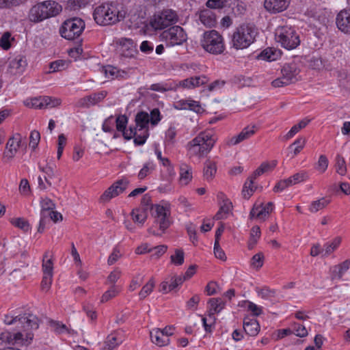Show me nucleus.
Masks as SVG:
<instances>
[{
  "instance_id": "obj_1",
  "label": "nucleus",
  "mask_w": 350,
  "mask_h": 350,
  "mask_svg": "<svg viewBox=\"0 0 350 350\" xmlns=\"http://www.w3.org/2000/svg\"><path fill=\"white\" fill-rule=\"evenodd\" d=\"M4 322L7 325H16V327L22 328V331L17 332H4L1 334V340L12 345H29L33 338V334L31 330L37 329L39 327L38 317L32 314H24L23 315L5 314Z\"/></svg>"
},
{
  "instance_id": "obj_2",
  "label": "nucleus",
  "mask_w": 350,
  "mask_h": 350,
  "mask_svg": "<svg viewBox=\"0 0 350 350\" xmlns=\"http://www.w3.org/2000/svg\"><path fill=\"white\" fill-rule=\"evenodd\" d=\"M117 1L103 3L95 8L93 17L95 22L101 26L114 25L125 17V12Z\"/></svg>"
},
{
  "instance_id": "obj_3",
  "label": "nucleus",
  "mask_w": 350,
  "mask_h": 350,
  "mask_svg": "<svg viewBox=\"0 0 350 350\" xmlns=\"http://www.w3.org/2000/svg\"><path fill=\"white\" fill-rule=\"evenodd\" d=\"M216 140L212 132H201L187 144V150L191 156L203 157L211 150Z\"/></svg>"
},
{
  "instance_id": "obj_4",
  "label": "nucleus",
  "mask_w": 350,
  "mask_h": 350,
  "mask_svg": "<svg viewBox=\"0 0 350 350\" xmlns=\"http://www.w3.org/2000/svg\"><path fill=\"white\" fill-rule=\"evenodd\" d=\"M258 34V28L252 23H244L237 27L232 36V46L243 49L250 46Z\"/></svg>"
},
{
  "instance_id": "obj_5",
  "label": "nucleus",
  "mask_w": 350,
  "mask_h": 350,
  "mask_svg": "<svg viewBox=\"0 0 350 350\" xmlns=\"http://www.w3.org/2000/svg\"><path fill=\"white\" fill-rule=\"evenodd\" d=\"M152 215L154 217V226L148 229V232L154 236L161 237L172 224L170 208L167 205H152Z\"/></svg>"
},
{
  "instance_id": "obj_6",
  "label": "nucleus",
  "mask_w": 350,
  "mask_h": 350,
  "mask_svg": "<svg viewBox=\"0 0 350 350\" xmlns=\"http://www.w3.org/2000/svg\"><path fill=\"white\" fill-rule=\"evenodd\" d=\"M275 40L281 46L288 50L297 48L300 44V39L295 29L291 26H280L275 29Z\"/></svg>"
},
{
  "instance_id": "obj_7",
  "label": "nucleus",
  "mask_w": 350,
  "mask_h": 350,
  "mask_svg": "<svg viewBox=\"0 0 350 350\" xmlns=\"http://www.w3.org/2000/svg\"><path fill=\"white\" fill-rule=\"evenodd\" d=\"M201 46L206 51L214 55L221 54L225 49L223 37L216 30L206 31L203 33Z\"/></svg>"
},
{
  "instance_id": "obj_8",
  "label": "nucleus",
  "mask_w": 350,
  "mask_h": 350,
  "mask_svg": "<svg viewBox=\"0 0 350 350\" xmlns=\"http://www.w3.org/2000/svg\"><path fill=\"white\" fill-rule=\"evenodd\" d=\"M85 26V22L80 18H69L63 23L59 29V33L66 40H75L80 36Z\"/></svg>"
},
{
  "instance_id": "obj_9",
  "label": "nucleus",
  "mask_w": 350,
  "mask_h": 350,
  "mask_svg": "<svg viewBox=\"0 0 350 350\" xmlns=\"http://www.w3.org/2000/svg\"><path fill=\"white\" fill-rule=\"evenodd\" d=\"M176 12L172 9H164L155 14L150 21L151 26L156 30L163 29L178 21Z\"/></svg>"
},
{
  "instance_id": "obj_10",
  "label": "nucleus",
  "mask_w": 350,
  "mask_h": 350,
  "mask_svg": "<svg viewBox=\"0 0 350 350\" xmlns=\"http://www.w3.org/2000/svg\"><path fill=\"white\" fill-rule=\"evenodd\" d=\"M161 38L166 42L167 46L181 45L187 40L185 30L178 25L170 27L162 32Z\"/></svg>"
},
{
  "instance_id": "obj_11",
  "label": "nucleus",
  "mask_w": 350,
  "mask_h": 350,
  "mask_svg": "<svg viewBox=\"0 0 350 350\" xmlns=\"http://www.w3.org/2000/svg\"><path fill=\"white\" fill-rule=\"evenodd\" d=\"M277 163L278 162L275 160H273L271 163L263 162L261 163L244 184L243 193L245 198H249L254 191L253 186L254 180L264 173L273 170L277 165Z\"/></svg>"
},
{
  "instance_id": "obj_12",
  "label": "nucleus",
  "mask_w": 350,
  "mask_h": 350,
  "mask_svg": "<svg viewBox=\"0 0 350 350\" xmlns=\"http://www.w3.org/2000/svg\"><path fill=\"white\" fill-rule=\"evenodd\" d=\"M21 140L22 136L19 133H16L8 139L3 152V162L8 163L14 157L21 146Z\"/></svg>"
},
{
  "instance_id": "obj_13",
  "label": "nucleus",
  "mask_w": 350,
  "mask_h": 350,
  "mask_svg": "<svg viewBox=\"0 0 350 350\" xmlns=\"http://www.w3.org/2000/svg\"><path fill=\"white\" fill-rule=\"evenodd\" d=\"M107 94V92L106 91H100L80 98L76 105L79 107L88 108L100 102L106 97Z\"/></svg>"
},
{
  "instance_id": "obj_14",
  "label": "nucleus",
  "mask_w": 350,
  "mask_h": 350,
  "mask_svg": "<svg viewBox=\"0 0 350 350\" xmlns=\"http://www.w3.org/2000/svg\"><path fill=\"white\" fill-rule=\"evenodd\" d=\"M336 24L342 32L350 34V8L344 9L337 14Z\"/></svg>"
},
{
  "instance_id": "obj_15",
  "label": "nucleus",
  "mask_w": 350,
  "mask_h": 350,
  "mask_svg": "<svg viewBox=\"0 0 350 350\" xmlns=\"http://www.w3.org/2000/svg\"><path fill=\"white\" fill-rule=\"evenodd\" d=\"M185 281V278L182 275H173L165 278V280L160 285V291L163 293L170 292L178 286L181 285Z\"/></svg>"
},
{
  "instance_id": "obj_16",
  "label": "nucleus",
  "mask_w": 350,
  "mask_h": 350,
  "mask_svg": "<svg viewBox=\"0 0 350 350\" xmlns=\"http://www.w3.org/2000/svg\"><path fill=\"white\" fill-rule=\"evenodd\" d=\"M291 0H265L264 7L265 10L271 13H280L287 9Z\"/></svg>"
},
{
  "instance_id": "obj_17",
  "label": "nucleus",
  "mask_w": 350,
  "mask_h": 350,
  "mask_svg": "<svg viewBox=\"0 0 350 350\" xmlns=\"http://www.w3.org/2000/svg\"><path fill=\"white\" fill-rule=\"evenodd\" d=\"M300 70L297 63L292 62L285 64L281 69V72L284 79L291 83L298 80L297 76Z\"/></svg>"
},
{
  "instance_id": "obj_18",
  "label": "nucleus",
  "mask_w": 350,
  "mask_h": 350,
  "mask_svg": "<svg viewBox=\"0 0 350 350\" xmlns=\"http://www.w3.org/2000/svg\"><path fill=\"white\" fill-rule=\"evenodd\" d=\"M120 55L125 57H133L136 50L135 45L132 39L122 38L118 41Z\"/></svg>"
},
{
  "instance_id": "obj_19",
  "label": "nucleus",
  "mask_w": 350,
  "mask_h": 350,
  "mask_svg": "<svg viewBox=\"0 0 350 350\" xmlns=\"http://www.w3.org/2000/svg\"><path fill=\"white\" fill-rule=\"evenodd\" d=\"M29 18L33 23H38L48 18V14L44 10L41 2L33 5L29 10Z\"/></svg>"
},
{
  "instance_id": "obj_20",
  "label": "nucleus",
  "mask_w": 350,
  "mask_h": 350,
  "mask_svg": "<svg viewBox=\"0 0 350 350\" xmlns=\"http://www.w3.org/2000/svg\"><path fill=\"white\" fill-rule=\"evenodd\" d=\"M256 126L254 125L246 126L239 135L233 136L230 139L229 144L232 146L239 144L243 141L250 138L256 133Z\"/></svg>"
},
{
  "instance_id": "obj_21",
  "label": "nucleus",
  "mask_w": 350,
  "mask_h": 350,
  "mask_svg": "<svg viewBox=\"0 0 350 350\" xmlns=\"http://www.w3.org/2000/svg\"><path fill=\"white\" fill-rule=\"evenodd\" d=\"M208 81L205 75L196 76L180 81V85L185 88L192 89L206 84Z\"/></svg>"
},
{
  "instance_id": "obj_22",
  "label": "nucleus",
  "mask_w": 350,
  "mask_h": 350,
  "mask_svg": "<svg viewBox=\"0 0 350 350\" xmlns=\"http://www.w3.org/2000/svg\"><path fill=\"white\" fill-rule=\"evenodd\" d=\"M243 329L247 335L255 336L260 331V325L256 319L245 317L243 319Z\"/></svg>"
},
{
  "instance_id": "obj_23",
  "label": "nucleus",
  "mask_w": 350,
  "mask_h": 350,
  "mask_svg": "<svg viewBox=\"0 0 350 350\" xmlns=\"http://www.w3.org/2000/svg\"><path fill=\"white\" fill-rule=\"evenodd\" d=\"M151 341L159 347L166 346L170 343V338L165 336L161 329H153L150 332Z\"/></svg>"
},
{
  "instance_id": "obj_24",
  "label": "nucleus",
  "mask_w": 350,
  "mask_h": 350,
  "mask_svg": "<svg viewBox=\"0 0 350 350\" xmlns=\"http://www.w3.org/2000/svg\"><path fill=\"white\" fill-rule=\"evenodd\" d=\"M350 268V259L346 260L342 263L335 265L332 268V279L340 280L344 274Z\"/></svg>"
},
{
  "instance_id": "obj_25",
  "label": "nucleus",
  "mask_w": 350,
  "mask_h": 350,
  "mask_svg": "<svg viewBox=\"0 0 350 350\" xmlns=\"http://www.w3.org/2000/svg\"><path fill=\"white\" fill-rule=\"evenodd\" d=\"M135 127L139 131H148V124L150 122V116L147 112L140 111L135 116Z\"/></svg>"
},
{
  "instance_id": "obj_26",
  "label": "nucleus",
  "mask_w": 350,
  "mask_h": 350,
  "mask_svg": "<svg viewBox=\"0 0 350 350\" xmlns=\"http://www.w3.org/2000/svg\"><path fill=\"white\" fill-rule=\"evenodd\" d=\"M41 3L48 14V18L57 15L62 10V5L55 1H44Z\"/></svg>"
},
{
  "instance_id": "obj_27",
  "label": "nucleus",
  "mask_w": 350,
  "mask_h": 350,
  "mask_svg": "<svg viewBox=\"0 0 350 350\" xmlns=\"http://www.w3.org/2000/svg\"><path fill=\"white\" fill-rule=\"evenodd\" d=\"M200 20L202 24L208 27H214L217 23L215 14L211 10L201 11Z\"/></svg>"
},
{
  "instance_id": "obj_28",
  "label": "nucleus",
  "mask_w": 350,
  "mask_h": 350,
  "mask_svg": "<svg viewBox=\"0 0 350 350\" xmlns=\"http://www.w3.org/2000/svg\"><path fill=\"white\" fill-rule=\"evenodd\" d=\"M26 61L22 57H17L10 62V72L14 74H21L26 66Z\"/></svg>"
},
{
  "instance_id": "obj_29",
  "label": "nucleus",
  "mask_w": 350,
  "mask_h": 350,
  "mask_svg": "<svg viewBox=\"0 0 350 350\" xmlns=\"http://www.w3.org/2000/svg\"><path fill=\"white\" fill-rule=\"evenodd\" d=\"M217 172L216 163L211 160H206L204 165L203 176L207 180H211L213 178Z\"/></svg>"
},
{
  "instance_id": "obj_30",
  "label": "nucleus",
  "mask_w": 350,
  "mask_h": 350,
  "mask_svg": "<svg viewBox=\"0 0 350 350\" xmlns=\"http://www.w3.org/2000/svg\"><path fill=\"white\" fill-rule=\"evenodd\" d=\"M340 242L341 239L340 237H336L331 242L325 243L323 247L322 248V252H323V256H325L331 254L338 248L340 244Z\"/></svg>"
},
{
  "instance_id": "obj_31",
  "label": "nucleus",
  "mask_w": 350,
  "mask_h": 350,
  "mask_svg": "<svg viewBox=\"0 0 350 350\" xmlns=\"http://www.w3.org/2000/svg\"><path fill=\"white\" fill-rule=\"evenodd\" d=\"M177 131L174 126H170L169 129L165 131V136L164 144L165 147L171 148L174 146L176 143V136Z\"/></svg>"
},
{
  "instance_id": "obj_32",
  "label": "nucleus",
  "mask_w": 350,
  "mask_h": 350,
  "mask_svg": "<svg viewBox=\"0 0 350 350\" xmlns=\"http://www.w3.org/2000/svg\"><path fill=\"white\" fill-rule=\"evenodd\" d=\"M131 216L135 223L143 225L147 219V211L144 208H135L132 211Z\"/></svg>"
},
{
  "instance_id": "obj_33",
  "label": "nucleus",
  "mask_w": 350,
  "mask_h": 350,
  "mask_svg": "<svg viewBox=\"0 0 350 350\" xmlns=\"http://www.w3.org/2000/svg\"><path fill=\"white\" fill-rule=\"evenodd\" d=\"M305 143L306 139L304 138L299 137L288 146V149L292 154V158L297 155L301 151L305 146Z\"/></svg>"
},
{
  "instance_id": "obj_34",
  "label": "nucleus",
  "mask_w": 350,
  "mask_h": 350,
  "mask_svg": "<svg viewBox=\"0 0 350 350\" xmlns=\"http://www.w3.org/2000/svg\"><path fill=\"white\" fill-rule=\"evenodd\" d=\"M52 210H41L40 211V219L39 226L38 228V232L42 233L44 232L46 225L50 221Z\"/></svg>"
},
{
  "instance_id": "obj_35",
  "label": "nucleus",
  "mask_w": 350,
  "mask_h": 350,
  "mask_svg": "<svg viewBox=\"0 0 350 350\" xmlns=\"http://www.w3.org/2000/svg\"><path fill=\"white\" fill-rule=\"evenodd\" d=\"M268 215V212L262 205L254 206L250 213V219L258 218L264 220Z\"/></svg>"
},
{
  "instance_id": "obj_36",
  "label": "nucleus",
  "mask_w": 350,
  "mask_h": 350,
  "mask_svg": "<svg viewBox=\"0 0 350 350\" xmlns=\"http://www.w3.org/2000/svg\"><path fill=\"white\" fill-rule=\"evenodd\" d=\"M260 229L258 226H254L250 230V237L248 242V247L250 250L254 248L255 245L257 243L258 240L260 237Z\"/></svg>"
},
{
  "instance_id": "obj_37",
  "label": "nucleus",
  "mask_w": 350,
  "mask_h": 350,
  "mask_svg": "<svg viewBox=\"0 0 350 350\" xmlns=\"http://www.w3.org/2000/svg\"><path fill=\"white\" fill-rule=\"evenodd\" d=\"M129 184V180L127 178H122L116 181L113 184L115 197L118 196L120 193H123L126 188L128 187Z\"/></svg>"
},
{
  "instance_id": "obj_38",
  "label": "nucleus",
  "mask_w": 350,
  "mask_h": 350,
  "mask_svg": "<svg viewBox=\"0 0 350 350\" xmlns=\"http://www.w3.org/2000/svg\"><path fill=\"white\" fill-rule=\"evenodd\" d=\"M49 256V252H46L43 256L42 271L43 274L49 273L53 275V264L51 258H48Z\"/></svg>"
},
{
  "instance_id": "obj_39",
  "label": "nucleus",
  "mask_w": 350,
  "mask_h": 350,
  "mask_svg": "<svg viewBox=\"0 0 350 350\" xmlns=\"http://www.w3.org/2000/svg\"><path fill=\"white\" fill-rule=\"evenodd\" d=\"M335 167L336 172L341 175L345 176L347 173V165L345 158L340 155L337 154L336 157Z\"/></svg>"
},
{
  "instance_id": "obj_40",
  "label": "nucleus",
  "mask_w": 350,
  "mask_h": 350,
  "mask_svg": "<svg viewBox=\"0 0 350 350\" xmlns=\"http://www.w3.org/2000/svg\"><path fill=\"white\" fill-rule=\"evenodd\" d=\"M256 291L258 293V295L261 297L262 299H271L275 297L276 291L274 289H271L267 286H264L262 288L257 287L256 288Z\"/></svg>"
},
{
  "instance_id": "obj_41",
  "label": "nucleus",
  "mask_w": 350,
  "mask_h": 350,
  "mask_svg": "<svg viewBox=\"0 0 350 350\" xmlns=\"http://www.w3.org/2000/svg\"><path fill=\"white\" fill-rule=\"evenodd\" d=\"M329 203V201L328 200L322 198L318 200L313 201L309 207V211L311 213H316L324 208Z\"/></svg>"
},
{
  "instance_id": "obj_42",
  "label": "nucleus",
  "mask_w": 350,
  "mask_h": 350,
  "mask_svg": "<svg viewBox=\"0 0 350 350\" xmlns=\"http://www.w3.org/2000/svg\"><path fill=\"white\" fill-rule=\"evenodd\" d=\"M191 168L186 165H183L180 169V180L187 185L192 178Z\"/></svg>"
},
{
  "instance_id": "obj_43",
  "label": "nucleus",
  "mask_w": 350,
  "mask_h": 350,
  "mask_svg": "<svg viewBox=\"0 0 350 350\" xmlns=\"http://www.w3.org/2000/svg\"><path fill=\"white\" fill-rule=\"evenodd\" d=\"M101 72L107 78L114 79L118 77L119 70L113 66L107 65L101 67Z\"/></svg>"
},
{
  "instance_id": "obj_44",
  "label": "nucleus",
  "mask_w": 350,
  "mask_h": 350,
  "mask_svg": "<svg viewBox=\"0 0 350 350\" xmlns=\"http://www.w3.org/2000/svg\"><path fill=\"white\" fill-rule=\"evenodd\" d=\"M154 287V280L152 278L150 280L142 287L139 293L140 299H145L148 295L151 293Z\"/></svg>"
},
{
  "instance_id": "obj_45",
  "label": "nucleus",
  "mask_w": 350,
  "mask_h": 350,
  "mask_svg": "<svg viewBox=\"0 0 350 350\" xmlns=\"http://www.w3.org/2000/svg\"><path fill=\"white\" fill-rule=\"evenodd\" d=\"M14 40V38L12 37L11 33L5 31L0 38V46L3 50H8L11 47V42Z\"/></svg>"
},
{
  "instance_id": "obj_46",
  "label": "nucleus",
  "mask_w": 350,
  "mask_h": 350,
  "mask_svg": "<svg viewBox=\"0 0 350 350\" xmlns=\"http://www.w3.org/2000/svg\"><path fill=\"white\" fill-rule=\"evenodd\" d=\"M27 0H0V8L10 9L25 3Z\"/></svg>"
},
{
  "instance_id": "obj_47",
  "label": "nucleus",
  "mask_w": 350,
  "mask_h": 350,
  "mask_svg": "<svg viewBox=\"0 0 350 350\" xmlns=\"http://www.w3.org/2000/svg\"><path fill=\"white\" fill-rule=\"evenodd\" d=\"M11 224L23 230L24 232H27L30 229V225L27 220L22 217L12 219L10 221Z\"/></svg>"
},
{
  "instance_id": "obj_48",
  "label": "nucleus",
  "mask_w": 350,
  "mask_h": 350,
  "mask_svg": "<svg viewBox=\"0 0 350 350\" xmlns=\"http://www.w3.org/2000/svg\"><path fill=\"white\" fill-rule=\"evenodd\" d=\"M208 304H210L211 310H213L215 313H219L225 306V303L221 298L210 299Z\"/></svg>"
},
{
  "instance_id": "obj_49",
  "label": "nucleus",
  "mask_w": 350,
  "mask_h": 350,
  "mask_svg": "<svg viewBox=\"0 0 350 350\" xmlns=\"http://www.w3.org/2000/svg\"><path fill=\"white\" fill-rule=\"evenodd\" d=\"M120 291V288L115 285H112V286L103 295L101 301H107L110 299L116 297Z\"/></svg>"
},
{
  "instance_id": "obj_50",
  "label": "nucleus",
  "mask_w": 350,
  "mask_h": 350,
  "mask_svg": "<svg viewBox=\"0 0 350 350\" xmlns=\"http://www.w3.org/2000/svg\"><path fill=\"white\" fill-rule=\"evenodd\" d=\"M148 136L149 131L147 130H145V131H137V134L134 136L135 144L137 146H142L144 144Z\"/></svg>"
},
{
  "instance_id": "obj_51",
  "label": "nucleus",
  "mask_w": 350,
  "mask_h": 350,
  "mask_svg": "<svg viewBox=\"0 0 350 350\" xmlns=\"http://www.w3.org/2000/svg\"><path fill=\"white\" fill-rule=\"evenodd\" d=\"M232 208V203L228 199L223 200V204L221 205L219 211L216 214L217 219L223 218L222 213L228 214Z\"/></svg>"
},
{
  "instance_id": "obj_52",
  "label": "nucleus",
  "mask_w": 350,
  "mask_h": 350,
  "mask_svg": "<svg viewBox=\"0 0 350 350\" xmlns=\"http://www.w3.org/2000/svg\"><path fill=\"white\" fill-rule=\"evenodd\" d=\"M258 58L269 62L273 61L275 59V51H273L271 48H267L258 55Z\"/></svg>"
},
{
  "instance_id": "obj_53",
  "label": "nucleus",
  "mask_w": 350,
  "mask_h": 350,
  "mask_svg": "<svg viewBox=\"0 0 350 350\" xmlns=\"http://www.w3.org/2000/svg\"><path fill=\"white\" fill-rule=\"evenodd\" d=\"M328 164L329 161L327 157L324 154H321L319 158V161L316 164L315 168L321 173H323L327 169Z\"/></svg>"
},
{
  "instance_id": "obj_54",
  "label": "nucleus",
  "mask_w": 350,
  "mask_h": 350,
  "mask_svg": "<svg viewBox=\"0 0 350 350\" xmlns=\"http://www.w3.org/2000/svg\"><path fill=\"white\" fill-rule=\"evenodd\" d=\"M171 262L176 265H181L184 262V252L182 250L176 249L175 254L172 255Z\"/></svg>"
},
{
  "instance_id": "obj_55",
  "label": "nucleus",
  "mask_w": 350,
  "mask_h": 350,
  "mask_svg": "<svg viewBox=\"0 0 350 350\" xmlns=\"http://www.w3.org/2000/svg\"><path fill=\"white\" fill-rule=\"evenodd\" d=\"M209 317L212 320L210 323H207L206 318L202 317V319L203 327L204 328V330L207 333L212 332L213 329L215 327V317L214 316V313H211L209 314Z\"/></svg>"
},
{
  "instance_id": "obj_56",
  "label": "nucleus",
  "mask_w": 350,
  "mask_h": 350,
  "mask_svg": "<svg viewBox=\"0 0 350 350\" xmlns=\"http://www.w3.org/2000/svg\"><path fill=\"white\" fill-rule=\"evenodd\" d=\"M227 3V0H208L206 5L211 9H222Z\"/></svg>"
},
{
  "instance_id": "obj_57",
  "label": "nucleus",
  "mask_w": 350,
  "mask_h": 350,
  "mask_svg": "<svg viewBox=\"0 0 350 350\" xmlns=\"http://www.w3.org/2000/svg\"><path fill=\"white\" fill-rule=\"evenodd\" d=\"M150 90L156 92H167L173 90V87L171 85L167 83H154L150 87Z\"/></svg>"
},
{
  "instance_id": "obj_58",
  "label": "nucleus",
  "mask_w": 350,
  "mask_h": 350,
  "mask_svg": "<svg viewBox=\"0 0 350 350\" xmlns=\"http://www.w3.org/2000/svg\"><path fill=\"white\" fill-rule=\"evenodd\" d=\"M116 129L118 131H123L126 127L128 118L125 115H120L116 118Z\"/></svg>"
},
{
  "instance_id": "obj_59",
  "label": "nucleus",
  "mask_w": 350,
  "mask_h": 350,
  "mask_svg": "<svg viewBox=\"0 0 350 350\" xmlns=\"http://www.w3.org/2000/svg\"><path fill=\"white\" fill-rule=\"evenodd\" d=\"M293 332L299 337L303 338L308 335V331L305 326L299 323H294Z\"/></svg>"
},
{
  "instance_id": "obj_60",
  "label": "nucleus",
  "mask_w": 350,
  "mask_h": 350,
  "mask_svg": "<svg viewBox=\"0 0 350 350\" xmlns=\"http://www.w3.org/2000/svg\"><path fill=\"white\" fill-rule=\"evenodd\" d=\"M29 146L35 149L40 139V134L38 131L33 130L31 132L29 137Z\"/></svg>"
},
{
  "instance_id": "obj_61",
  "label": "nucleus",
  "mask_w": 350,
  "mask_h": 350,
  "mask_svg": "<svg viewBox=\"0 0 350 350\" xmlns=\"http://www.w3.org/2000/svg\"><path fill=\"white\" fill-rule=\"evenodd\" d=\"M61 104V100L57 98L44 96V107H55Z\"/></svg>"
},
{
  "instance_id": "obj_62",
  "label": "nucleus",
  "mask_w": 350,
  "mask_h": 350,
  "mask_svg": "<svg viewBox=\"0 0 350 350\" xmlns=\"http://www.w3.org/2000/svg\"><path fill=\"white\" fill-rule=\"evenodd\" d=\"M120 342H118L116 336L111 334L108 336L107 338V340L105 341V349L107 350H113L116 347H117Z\"/></svg>"
},
{
  "instance_id": "obj_63",
  "label": "nucleus",
  "mask_w": 350,
  "mask_h": 350,
  "mask_svg": "<svg viewBox=\"0 0 350 350\" xmlns=\"http://www.w3.org/2000/svg\"><path fill=\"white\" fill-rule=\"evenodd\" d=\"M153 170H154V166H153L152 163H145L138 174V178L141 180L144 179Z\"/></svg>"
},
{
  "instance_id": "obj_64",
  "label": "nucleus",
  "mask_w": 350,
  "mask_h": 350,
  "mask_svg": "<svg viewBox=\"0 0 350 350\" xmlns=\"http://www.w3.org/2000/svg\"><path fill=\"white\" fill-rule=\"evenodd\" d=\"M40 203L41 210H54L55 208V203L49 198H42Z\"/></svg>"
}]
</instances>
